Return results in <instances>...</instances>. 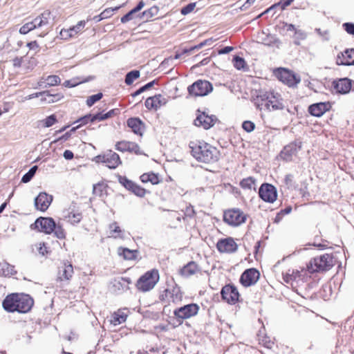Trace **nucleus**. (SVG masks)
Here are the masks:
<instances>
[{"label":"nucleus","mask_w":354,"mask_h":354,"mask_svg":"<svg viewBox=\"0 0 354 354\" xmlns=\"http://www.w3.org/2000/svg\"><path fill=\"white\" fill-rule=\"evenodd\" d=\"M251 100L259 111H274L282 110L284 108L281 94L272 88L256 90Z\"/></svg>","instance_id":"1"},{"label":"nucleus","mask_w":354,"mask_h":354,"mask_svg":"<svg viewBox=\"0 0 354 354\" xmlns=\"http://www.w3.org/2000/svg\"><path fill=\"white\" fill-rule=\"evenodd\" d=\"M191 154L198 162L212 165L217 162L221 157L220 150L203 140H194L189 142Z\"/></svg>","instance_id":"2"},{"label":"nucleus","mask_w":354,"mask_h":354,"mask_svg":"<svg viewBox=\"0 0 354 354\" xmlns=\"http://www.w3.org/2000/svg\"><path fill=\"white\" fill-rule=\"evenodd\" d=\"M34 305V299L25 293L8 294L2 302L3 309L8 313H27Z\"/></svg>","instance_id":"3"},{"label":"nucleus","mask_w":354,"mask_h":354,"mask_svg":"<svg viewBox=\"0 0 354 354\" xmlns=\"http://www.w3.org/2000/svg\"><path fill=\"white\" fill-rule=\"evenodd\" d=\"M160 281V272L157 268H152L142 274L135 283L136 288L141 292L153 290Z\"/></svg>","instance_id":"4"},{"label":"nucleus","mask_w":354,"mask_h":354,"mask_svg":"<svg viewBox=\"0 0 354 354\" xmlns=\"http://www.w3.org/2000/svg\"><path fill=\"white\" fill-rule=\"evenodd\" d=\"M335 266L334 257L332 254H324L310 260L306 266L308 273L326 272Z\"/></svg>","instance_id":"5"},{"label":"nucleus","mask_w":354,"mask_h":354,"mask_svg":"<svg viewBox=\"0 0 354 354\" xmlns=\"http://www.w3.org/2000/svg\"><path fill=\"white\" fill-rule=\"evenodd\" d=\"M183 298V292L180 287L175 282L171 285L167 284V288L162 290L158 297L160 301L165 306L180 303Z\"/></svg>","instance_id":"6"},{"label":"nucleus","mask_w":354,"mask_h":354,"mask_svg":"<svg viewBox=\"0 0 354 354\" xmlns=\"http://www.w3.org/2000/svg\"><path fill=\"white\" fill-rule=\"evenodd\" d=\"M248 215L238 207H232L224 210L223 221L232 227H237L244 224Z\"/></svg>","instance_id":"7"},{"label":"nucleus","mask_w":354,"mask_h":354,"mask_svg":"<svg viewBox=\"0 0 354 354\" xmlns=\"http://www.w3.org/2000/svg\"><path fill=\"white\" fill-rule=\"evenodd\" d=\"M51 12L49 10H45L31 21L26 22L21 26L19 32L21 35H26L36 28L47 26L49 24Z\"/></svg>","instance_id":"8"},{"label":"nucleus","mask_w":354,"mask_h":354,"mask_svg":"<svg viewBox=\"0 0 354 354\" xmlns=\"http://www.w3.org/2000/svg\"><path fill=\"white\" fill-rule=\"evenodd\" d=\"M200 310V306L195 303L184 305L174 310V316L177 321L182 324L184 320L196 316Z\"/></svg>","instance_id":"9"},{"label":"nucleus","mask_w":354,"mask_h":354,"mask_svg":"<svg viewBox=\"0 0 354 354\" xmlns=\"http://www.w3.org/2000/svg\"><path fill=\"white\" fill-rule=\"evenodd\" d=\"M222 300L230 305H235L242 301L237 287L233 283L225 285L221 290Z\"/></svg>","instance_id":"10"},{"label":"nucleus","mask_w":354,"mask_h":354,"mask_svg":"<svg viewBox=\"0 0 354 354\" xmlns=\"http://www.w3.org/2000/svg\"><path fill=\"white\" fill-rule=\"evenodd\" d=\"M118 182L121 184L131 194H134L137 197L144 198L150 192L147 190L145 188L138 184L137 183L129 179L125 176H119Z\"/></svg>","instance_id":"11"},{"label":"nucleus","mask_w":354,"mask_h":354,"mask_svg":"<svg viewBox=\"0 0 354 354\" xmlns=\"http://www.w3.org/2000/svg\"><path fill=\"white\" fill-rule=\"evenodd\" d=\"M213 89L212 84L207 80H198L187 88L188 93L193 97L208 95Z\"/></svg>","instance_id":"12"},{"label":"nucleus","mask_w":354,"mask_h":354,"mask_svg":"<svg viewBox=\"0 0 354 354\" xmlns=\"http://www.w3.org/2000/svg\"><path fill=\"white\" fill-rule=\"evenodd\" d=\"M30 228L46 234H50L55 228V222L51 217H39L30 225Z\"/></svg>","instance_id":"13"},{"label":"nucleus","mask_w":354,"mask_h":354,"mask_svg":"<svg viewBox=\"0 0 354 354\" xmlns=\"http://www.w3.org/2000/svg\"><path fill=\"white\" fill-rule=\"evenodd\" d=\"M277 78L289 87H293L300 82V78L292 71L285 68H279L274 71Z\"/></svg>","instance_id":"14"},{"label":"nucleus","mask_w":354,"mask_h":354,"mask_svg":"<svg viewBox=\"0 0 354 354\" xmlns=\"http://www.w3.org/2000/svg\"><path fill=\"white\" fill-rule=\"evenodd\" d=\"M260 272L255 268L245 270L239 278L240 284L244 288H248L256 285L260 279Z\"/></svg>","instance_id":"15"},{"label":"nucleus","mask_w":354,"mask_h":354,"mask_svg":"<svg viewBox=\"0 0 354 354\" xmlns=\"http://www.w3.org/2000/svg\"><path fill=\"white\" fill-rule=\"evenodd\" d=\"M283 279L286 283H291L299 279L304 280L308 277L306 268H288L282 272Z\"/></svg>","instance_id":"16"},{"label":"nucleus","mask_w":354,"mask_h":354,"mask_svg":"<svg viewBox=\"0 0 354 354\" xmlns=\"http://www.w3.org/2000/svg\"><path fill=\"white\" fill-rule=\"evenodd\" d=\"M97 162L104 163L109 169H115L122 165L120 156L112 150L96 157Z\"/></svg>","instance_id":"17"},{"label":"nucleus","mask_w":354,"mask_h":354,"mask_svg":"<svg viewBox=\"0 0 354 354\" xmlns=\"http://www.w3.org/2000/svg\"><path fill=\"white\" fill-rule=\"evenodd\" d=\"M216 248L221 254H233L238 250L239 245L234 238L229 236L219 239Z\"/></svg>","instance_id":"18"},{"label":"nucleus","mask_w":354,"mask_h":354,"mask_svg":"<svg viewBox=\"0 0 354 354\" xmlns=\"http://www.w3.org/2000/svg\"><path fill=\"white\" fill-rule=\"evenodd\" d=\"M259 196L263 201L272 203L277 198V191L272 184L263 183L259 189Z\"/></svg>","instance_id":"19"},{"label":"nucleus","mask_w":354,"mask_h":354,"mask_svg":"<svg viewBox=\"0 0 354 354\" xmlns=\"http://www.w3.org/2000/svg\"><path fill=\"white\" fill-rule=\"evenodd\" d=\"M216 122V118L214 115H209L206 113L197 111V115L194 120V124L198 127H202L204 129H209L212 127Z\"/></svg>","instance_id":"20"},{"label":"nucleus","mask_w":354,"mask_h":354,"mask_svg":"<svg viewBox=\"0 0 354 354\" xmlns=\"http://www.w3.org/2000/svg\"><path fill=\"white\" fill-rule=\"evenodd\" d=\"M167 102L168 99L165 95L159 93L147 98L145 102V105L149 111H156L161 107L165 106Z\"/></svg>","instance_id":"21"},{"label":"nucleus","mask_w":354,"mask_h":354,"mask_svg":"<svg viewBox=\"0 0 354 354\" xmlns=\"http://www.w3.org/2000/svg\"><path fill=\"white\" fill-rule=\"evenodd\" d=\"M115 149L122 153L129 152L136 155L142 154L140 146L136 142L131 141L124 140L118 141L115 145Z\"/></svg>","instance_id":"22"},{"label":"nucleus","mask_w":354,"mask_h":354,"mask_svg":"<svg viewBox=\"0 0 354 354\" xmlns=\"http://www.w3.org/2000/svg\"><path fill=\"white\" fill-rule=\"evenodd\" d=\"M353 82L348 77L336 79L332 82V88L336 93L345 95L351 91Z\"/></svg>","instance_id":"23"},{"label":"nucleus","mask_w":354,"mask_h":354,"mask_svg":"<svg viewBox=\"0 0 354 354\" xmlns=\"http://www.w3.org/2000/svg\"><path fill=\"white\" fill-rule=\"evenodd\" d=\"M74 274L73 266L70 261H66L58 268L57 281H68Z\"/></svg>","instance_id":"24"},{"label":"nucleus","mask_w":354,"mask_h":354,"mask_svg":"<svg viewBox=\"0 0 354 354\" xmlns=\"http://www.w3.org/2000/svg\"><path fill=\"white\" fill-rule=\"evenodd\" d=\"M53 197L46 192H40L35 198V207L37 210L46 212L52 203Z\"/></svg>","instance_id":"25"},{"label":"nucleus","mask_w":354,"mask_h":354,"mask_svg":"<svg viewBox=\"0 0 354 354\" xmlns=\"http://www.w3.org/2000/svg\"><path fill=\"white\" fill-rule=\"evenodd\" d=\"M64 219L72 225L80 223L82 219V214L76 205H71L64 211Z\"/></svg>","instance_id":"26"},{"label":"nucleus","mask_w":354,"mask_h":354,"mask_svg":"<svg viewBox=\"0 0 354 354\" xmlns=\"http://www.w3.org/2000/svg\"><path fill=\"white\" fill-rule=\"evenodd\" d=\"M178 274L184 278H189L201 274V268L198 263L191 261L179 270Z\"/></svg>","instance_id":"27"},{"label":"nucleus","mask_w":354,"mask_h":354,"mask_svg":"<svg viewBox=\"0 0 354 354\" xmlns=\"http://www.w3.org/2000/svg\"><path fill=\"white\" fill-rule=\"evenodd\" d=\"M337 65H354V48H347L337 54L336 58Z\"/></svg>","instance_id":"28"},{"label":"nucleus","mask_w":354,"mask_h":354,"mask_svg":"<svg viewBox=\"0 0 354 354\" xmlns=\"http://www.w3.org/2000/svg\"><path fill=\"white\" fill-rule=\"evenodd\" d=\"M300 146H298L296 142H290L286 145L280 152V158L286 162L292 161L294 156H296Z\"/></svg>","instance_id":"29"},{"label":"nucleus","mask_w":354,"mask_h":354,"mask_svg":"<svg viewBox=\"0 0 354 354\" xmlns=\"http://www.w3.org/2000/svg\"><path fill=\"white\" fill-rule=\"evenodd\" d=\"M11 62L15 68L23 67L26 73L33 70L37 65V61L34 58H31L27 63H25L24 57H15L11 59Z\"/></svg>","instance_id":"30"},{"label":"nucleus","mask_w":354,"mask_h":354,"mask_svg":"<svg viewBox=\"0 0 354 354\" xmlns=\"http://www.w3.org/2000/svg\"><path fill=\"white\" fill-rule=\"evenodd\" d=\"M330 109L331 104L329 102H319L310 105L308 107V112L313 116L321 117Z\"/></svg>","instance_id":"31"},{"label":"nucleus","mask_w":354,"mask_h":354,"mask_svg":"<svg viewBox=\"0 0 354 354\" xmlns=\"http://www.w3.org/2000/svg\"><path fill=\"white\" fill-rule=\"evenodd\" d=\"M127 124L135 134L142 136L145 130V124L139 118H129L127 120Z\"/></svg>","instance_id":"32"},{"label":"nucleus","mask_w":354,"mask_h":354,"mask_svg":"<svg viewBox=\"0 0 354 354\" xmlns=\"http://www.w3.org/2000/svg\"><path fill=\"white\" fill-rule=\"evenodd\" d=\"M107 234L109 238L114 239H124V231L121 228L119 223L114 221L109 225Z\"/></svg>","instance_id":"33"},{"label":"nucleus","mask_w":354,"mask_h":354,"mask_svg":"<svg viewBox=\"0 0 354 354\" xmlns=\"http://www.w3.org/2000/svg\"><path fill=\"white\" fill-rule=\"evenodd\" d=\"M139 178L142 183H151L152 185H157L162 181L160 176L153 171L145 172L141 174Z\"/></svg>","instance_id":"34"},{"label":"nucleus","mask_w":354,"mask_h":354,"mask_svg":"<svg viewBox=\"0 0 354 354\" xmlns=\"http://www.w3.org/2000/svg\"><path fill=\"white\" fill-rule=\"evenodd\" d=\"M85 24V21H80L75 26H73L68 29L62 30L60 34L63 37L66 35L68 37H73L83 31Z\"/></svg>","instance_id":"35"},{"label":"nucleus","mask_w":354,"mask_h":354,"mask_svg":"<svg viewBox=\"0 0 354 354\" xmlns=\"http://www.w3.org/2000/svg\"><path fill=\"white\" fill-rule=\"evenodd\" d=\"M139 252L137 250H130L127 248L120 247L118 249V254L124 260L133 261L137 259Z\"/></svg>","instance_id":"36"},{"label":"nucleus","mask_w":354,"mask_h":354,"mask_svg":"<svg viewBox=\"0 0 354 354\" xmlns=\"http://www.w3.org/2000/svg\"><path fill=\"white\" fill-rule=\"evenodd\" d=\"M127 315L123 310L119 309L117 311L111 314V324L117 326L126 322Z\"/></svg>","instance_id":"37"},{"label":"nucleus","mask_w":354,"mask_h":354,"mask_svg":"<svg viewBox=\"0 0 354 354\" xmlns=\"http://www.w3.org/2000/svg\"><path fill=\"white\" fill-rule=\"evenodd\" d=\"M257 336L259 344L260 345L268 349H272L274 348L275 345L274 342L266 333L260 330Z\"/></svg>","instance_id":"38"},{"label":"nucleus","mask_w":354,"mask_h":354,"mask_svg":"<svg viewBox=\"0 0 354 354\" xmlns=\"http://www.w3.org/2000/svg\"><path fill=\"white\" fill-rule=\"evenodd\" d=\"M108 185L104 182H100L93 186V194L100 197H104L108 194Z\"/></svg>","instance_id":"39"},{"label":"nucleus","mask_w":354,"mask_h":354,"mask_svg":"<svg viewBox=\"0 0 354 354\" xmlns=\"http://www.w3.org/2000/svg\"><path fill=\"white\" fill-rule=\"evenodd\" d=\"M32 251L42 257H45L50 252L49 248L44 242H39L33 245Z\"/></svg>","instance_id":"40"},{"label":"nucleus","mask_w":354,"mask_h":354,"mask_svg":"<svg viewBox=\"0 0 354 354\" xmlns=\"http://www.w3.org/2000/svg\"><path fill=\"white\" fill-rule=\"evenodd\" d=\"M118 109H111L106 113H98L95 115H91V122L95 121H102L108 118H112L117 114Z\"/></svg>","instance_id":"41"},{"label":"nucleus","mask_w":354,"mask_h":354,"mask_svg":"<svg viewBox=\"0 0 354 354\" xmlns=\"http://www.w3.org/2000/svg\"><path fill=\"white\" fill-rule=\"evenodd\" d=\"M0 272L5 277H11L17 273L15 266L7 262L0 263Z\"/></svg>","instance_id":"42"},{"label":"nucleus","mask_w":354,"mask_h":354,"mask_svg":"<svg viewBox=\"0 0 354 354\" xmlns=\"http://www.w3.org/2000/svg\"><path fill=\"white\" fill-rule=\"evenodd\" d=\"M240 187L243 189H255L256 180L253 177H248L241 180Z\"/></svg>","instance_id":"43"},{"label":"nucleus","mask_w":354,"mask_h":354,"mask_svg":"<svg viewBox=\"0 0 354 354\" xmlns=\"http://www.w3.org/2000/svg\"><path fill=\"white\" fill-rule=\"evenodd\" d=\"M158 7L156 6H152L150 8L143 11L140 17H146V20L149 21L158 14Z\"/></svg>","instance_id":"44"},{"label":"nucleus","mask_w":354,"mask_h":354,"mask_svg":"<svg viewBox=\"0 0 354 354\" xmlns=\"http://www.w3.org/2000/svg\"><path fill=\"white\" fill-rule=\"evenodd\" d=\"M140 77V71L135 70L129 72L125 77V83L131 85L136 80Z\"/></svg>","instance_id":"45"},{"label":"nucleus","mask_w":354,"mask_h":354,"mask_svg":"<svg viewBox=\"0 0 354 354\" xmlns=\"http://www.w3.org/2000/svg\"><path fill=\"white\" fill-rule=\"evenodd\" d=\"M233 65L237 70H241L245 68L246 62L245 59L238 55H236L233 58Z\"/></svg>","instance_id":"46"},{"label":"nucleus","mask_w":354,"mask_h":354,"mask_svg":"<svg viewBox=\"0 0 354 354\" xmlns=\"http://www.w3.org/2000/svg\"><path fill=\"white\" fill-rule=\"evenodd\" d=\"M55 236L61 240L65 239L66 237V232L63 227L59 224L55 223V228L53 231Z\"/></svg>","instance_id":"47"},{"label":"nucleus","mask_w":354,"mask_h":354,"mask_svg":"<svg viewBox=\"0 0 354 354\" xmlns=\"http://www.w3.org/2000/svg\"><path fill=\"white\" fill-rule=\"evenodd\" d=\"M91 118H92V117H91V114L86 115L79 118L75 122H80V124L75 127H73L71 129V131H75L81 126L86 124L88 122H91Z\"/></svg>","instance_id":"48"},{"label":"nucleus","mask_w":354,"mask_h":354,"mask_svg":"<svg viewBox=\"0 0 354 354\" xmlns=\"http://www.w3.org/2000/svg\"><path fill=\"white\" fill-rule=\"evenodd\" d=\"M88 80H89V78L85 79V80H79V78H76V79H73L72 80H66L64 82L63 85L65 87L72 88V87H74L75 86H77L80 84L88 82Z\"/></svg>","instance_id":"49"},{"label":"nucleus","mask_w":354,"mask_h":354,"mask_svg":"<svg viewBox=\"0 0 354 354\" xmlns=\"http://www.w3.org/2000/svg\"><path fill=\"white\" fill-rule=\"evenodd\" d=\"M183 212H184L183 219L192 218H194L196 216V212L194 210V208L191 205H187L185 207V209L183 210Z\"/></svg>","instance_id":"50"},{"label":"nucleus","mask_w":354,"mask_h":354,"mask_svg":"<svg viewBox=\"0 0 354 354\" xmlns=\"http://www.w3.org/2000/svg\"><path fill=\"white\" fill-rule=\"evenodd\" d=\"M37 169V166L32 167L21 178V182L26 183H28L35 174Z\"/></svg>","instance_id":"51"},{"label":"nucleus","mask_w":354,"mask_h":354,"mask_svg":"<svg viewBox=\"0 0 354 354\" xmlns=\"http://www.w3.org/2000/svg\"><path fill=\"white\" fill-rule=\"evenodd\" d=\"M46 83L50 86H54L59 85L61 82V80L58 75H53L47 77Z\"/></svg>","instance_id":"52"},{"label":"nucleus","mask_w":354,"mask_h":354,"mask_svg":"<svg viewBox=\"0 0 354 354\" xmlns=\"http://www.w3.org/2000/svg\"><path fill=\"white\" fill-rule=\"evenodd\" d=\"M102 96L103 95H102V93H97L95 95H93L91 96H89L87 98V100H86V105L88 106H93L95 102H97V101L101 100Z\"/></svg>","instance_id":"53"},{"label":"nucleus","mask_w":354,"mask_h":354,"mask_svg":"<svg viewBox=\"0 0 354 354\" xmlns=\"http://www.w3.org/2000/svg\"><path fill=\"white\" fill-rule=\"evenodd\" d=\"M123 5H120L116 6L115 8H108L104 9L102 13L104 19L110 18L113 15L114 11L118 10L120 8H122Z\"/></svg>","instance_id":"54"},{"label":"nucleus","mask_w":354,"mask_h":354,"mask_svg":"<svg viewBox=\"0 0 354 354\" xmlns=\"http://www.w3.org/2000/svg\"><path fill=\"white\" fill-rule=\"evenodd\" d=\"M255 127V124L250 120H245L242 123V128L248 133L253 131Z\"/></svg>","instance_id":"55"},{"label":"nucleus","mask_w":354,"mask_h":354,"mask_svg":"<svg viewBox=\"0 0 354 354\" xmlns=\"http://www.w3.org/2000/svg\"><path fill=\"white\" fill-rule=\"evenodd\" d=\"M57 122V118L55 115H51L44 120L43 123L45 127H50Z\"/></svg>","instance_id":"56"},{"label":"nucleus","mask_w":354,"mask_h":354,"mask_svg":"<svg viewBox=\"0 0 354 354\" xmlns=\"http://www.w3.org/2000/svg\"><path fill=\"white\" fill-rule=\"evenodd\" d=\"M196 3H189L188 5H187L186 6L183 7L181 10H180V13L183 15H186L190 12H192L195 7H196Z\"/></svg>","instance_id":"57"},{"label":"nucleus","mask_w":354,"mask_h":354,"mask_svg":"<svg viewBox=\"0 0 354 354\" xmlns=\"http://www.w3.org/2000/svg\"><path fill=\"white\" fill-rule=\"evenodd\" d=\"M136 12L132 9L128 13H127L126 15H124L123 17H121V22L122 24H125L131 20H132L133 19V15L134 14H136Z\"/></svg>","instance_id":"58"},{"label":"nucleus","mask_w":354,"mask_h":354,"mask_svg":"<svg viewBox=\"0 0 354 354\" xmlns=\"http://www.w3.org/2000/svg\"><path fill=\"white\" fill-rule=\"evenodd\" d=\"M344 30L349 35L354 36V24L353 23H344L342 25Z\"/></svg>","instance_id":"59"},{"label":"nucleus","mask_w":354,"mask_h":354,"mask_svg":"<svg viewBox=\"0 0 354 354\" xmlns=\"http://www.w3.org/2000/svg\"><path fill=\"white\" fill-rule=\"evenodd\" d=\"M292 211V207L290 206L286 207V208L281 209L277 215L276 218L279 217L283 216L289 213H290Z\"/></svg>","instance_id":"60"},{"label":"nucleus","mask_w":354,"mask_h":354,"mask_svg":"<svg viewBox=\"0 0 354 354\" xmlns=\"http://www.w3.org/2000/svg\"><path fill=\"white\" fill-rule=\"evenodd\" d=\"M294 0H281L278 5L281 6L282 10H285L288 6H289Z\"/></svg>","instance_id":"61"},{"label":"nucleus","mask_w":354,"mask_h":354,"mask_svg":"<svg viewBox=\"0 0 354 354\" xmlns=\"http://www.w3.org/2000/svg\"><path fill=\"white\" fill-rule=\"evenodd\" d=\"M285 183L287 186L291 187L293 184V176L292 174H288L284 178Z\"/></svg>","instance_id":"62"},{"label":"nucleus","mask_w":354,"mask_h":354,"mask_svg":"<svg viewBox=\"0 0 354 354\" xmlns=\"http://www.w3.org/2000/svg\"><path fill=\"white\" fill-rule=\"evenodd\" d=\"M234 50V48L232 46H226L222 49H220L218 50V54L223 55V54H227L232 51Z\"/></svg>","instance_id":"63"},{"label":"nucleus","mask_w":354,"mask_h":354,"mask_svg":"<svg viewBox=\"0 0 354 354\" xmlns=\"http://www.w3.org/2000/svg\"><path fill=\"white\" fill-rule=\"evenodd\" d=\"M295 37L297 39H304L306 37V33L301 30H297L295 33Z\"/></svg>","instance_id":"64"}]
</instances>
